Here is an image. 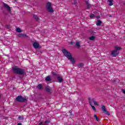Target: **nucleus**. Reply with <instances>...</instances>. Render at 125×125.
<instances>
[{"mask_svg":"<svg viewBox=\"0 0 125 125\" xmlns=\"http://www.w3.org/2000/svg\"><path fill=\"white\" fill-rule=\"evenodd\" d=\"M86 4L87 5V8H90V7H91V5L89 4L88 2H86Z\"/></svg>","mask_w":125,"mask_h":125,"instance_id":"obj_22","label":"nucleus"},{"mask_svg":"<svg viewBox=\"0 0 125 125\" xmlns=\"http://www.w3.org/2000/svg\"><path fill=\"white\" fill-rule=\"evenodd\" d=\"M53 75L54 76H56V77H58V76H57V74H56V73H53Z\"/></svg>","mask_w":125,"mask_h":125,"instance_id":"obj_29","label":"nucleus"},{"mask_svg":"<svg viewBox=\"0 0 125 125\" xmlns=\"http://www.w3.org/2000/svg\"><path fill=\"white\" fill-rule=\"evenodd\" d=\"M108 1L109 2L108 5H109V6H112V5H113V0H108Z\"/></svg>","mask_w":125,"mask_h":125,"instance_id":"obj_14","label":"nucleus"},{"mask_svg":"<svg viewBox=\"0 0 125 125\" xmlns=\"http://www.w3.org/2000/svg\"><path fill=\"white\" fill-rule=\"evenodd\" d=\"M101 24H102V21H101L99 20L97 21V23H96L97 26H100Z\"/></svg>","mask_w":125,"mask_h":125,"instance_id":"obj_15","label":"nucleus"},{"mask_svg":"<svg viewBox=\"0 0 125 125\" xmlns=\"http://www.w3.org/2000/svg\"><path fill=\"white\" fill-rule=\"evenodd\" d=\"M57 78L59 83H62L63 82V79L61 78L60 76H57Z\"/></svg>","mask_w":125,"mask_h":125,"instance_id":"obj_12","label":"nucleus"},{"mask_svg":"<svg viewBox=\"0 0 125 125\" xmlns=\"http://www.w3.org/2000/svg\"><path fill=\"white\" fill-rule=\"evenodd\" d=\"M68 60H70L72 64H74L75 61V60L73 58V57H72V56H71V58L70 59H68Z\"/></svg>","mask_w":125,"mask_h":125,"instance_id":"obj_13","label":"nucleus"},{"mask_svg":"<svg viewBox=\"0 0 125 125\" xmlns=\"http://www.w3.org/2000/svg\"><path fill=\"white\" fill-rule=\"evenodd\" d=\"M45 89L47 92L50 93L51 92V88L49 86H47L45 87Z\"/></svg>","mask_w":125,"mask_h":125,"instance_id":"obj_10","label":"nucleus"},{"mask_svg":"<svg viewBox=\"0 0 125 125\" xmlns=\"http://www.w3.org/2000/svg\"><path fill=\"white\" fill-rule=\"evenodd\" d=\"M102 110L103 112L104 113V114L110 116V113L109 112V111H107L106 108L105 107V105H102Z\"/></svg>","mask_w":125,"mask_h":125,"instance_id":"obj_7","label":"nucleus"},{"mask_svg":"<svg viewBox=\"0 0 125 125\" xmlns=\"http://www.w3.org/2000/svg\"><path fill=\"white\" fill-rule=\"evenodd\" d=\"M16 100L18 102H25V101H27V98L25 97H22V96H18L16 98Z\"/></svg>","mask_w":125,"mask_h":125,"instance_id":"obj_5","label":"nucleus"},{"mask_svg":"<svg viewBox=\"0 0 125 125\" xmlns=\"http://www.w3.org/2000/svg\"><path fill=\"white\" fill-rule=\"evenodd\" d=\"M39 125H42V122H41L39 124Z\"/></svg>","mask_w":125,"mask_h":125,"instance_id":"obj_31","label":"nucleus"},{"mask_svg":"<svg viewBox=\"0 0 125 125\" xmlns=\"http://www.w3.org/2000/svg\"><path fill=\"white\" fill-rule=\"evenodd\" d=\"M44 123H45V124H50V121H49V120H46V121H45Z\"/></svg>","mask_w":125,"mask_h":125,"instance_id":"obj_27","label":"nucleus"},{"mask_svg":"<svg viewBox=\"0 0 125 125\" xmlns=\"http://www.w3.org/2000/svg\"><path fill=\"white\" fill-rule=\"evenodd\" d=\"M33 47L34 48H39V46H40V44L37 42H35L33 44Z\"/></svg>","mask_w":125,"mask_h":125,"instance_id":"obj_9","label":"nucleus"},{"mask_svg":"<svg viewBox=\"0 0 125 125\" xmlns=\"http://www.w3.org/2000/svg\"><path fill=\"white\" fill-rule=\"evenodd\" d=\"M76 46H77V47H78V48H80V47H81V45L80 44V42H76Z\"/></svg>","mask_w":125,"mask_h":125,"instance_id":"obj_19","label":"nucleus"},{"mask_svg":"<svg viewBox=\"0 0 125 125\" xmlns=\"http://www.w3.org/2000/svg\"><path fill=\"white\" fill-rule=\"evenodd\" d=\"M4 7H5V8H6L8 11H9V12H10V11H11V8H10V7H9L8 5H7V4L4 3Z\"/></svg>","mask_w":125,"mask_h":125,"instance_id":"obj_8","label":"nucleus"},{"mask_svg":"<svg viewBox=\"0 0 125 125\" xmlns=\"http://www.w3.org/2000/svg\"><path fill=\"white\" fill-rule=\"evenodd\" d=\"M94 118H95L97 122H99V121H100V120H99V118H98V117H97V115L96 114H95L94 115Z\"/></svg>","mask_w":125,"mask_h":125,"instance_id":"obj_17","label":"nucleus"},{"mask_svg":"<svg viewBox=\"0 0 125 125\" xmlns=\"http://www.w3.org/2000/svg\"><path fill=\"white\" fill-rule=\"evenodd\" d=\"M50 80H51L50 77H49V76H47L45 78L46 82H49V81H50Z\"/></svg>","mask_w":125,"mask_h":125,"instance_id":"obj_20","label":"nucleus"},{"mask_svg":"<svg viewBox=\"0 0 125 125\" xmlns=\"http://www.w3.org/2000/svg\"><path fill=\"white\" fill-rule=\"evenodd\" d=\"M90 41H94L95 40V37L94 36H91L89 38Z\"/></svg>","mask_w":125,"mask_h":125,"instance_id":"obj_23","label":"nucleus"},{"mask_svg":"<svg viewBox=\"0 0 125 125\" xmlns=\"http://www.w3.org/2000/svg\"><path fill=\"white\" fill-rule=\"evenodd\" d=\"M122 92H123V93H124L125 94V89H123L122 90Z\"/></svg>","mask_w":125,"mask_h":125,"instance_id":"obj_30","label":"nucleus"},{"mask_svg":"<svg viewBox=\"0 0 125 125\" xmlns=\"http://www.w3.org/2000/svg\"><path fill=\"white\" fill-rule=\"evenodd\" d=\"M46 8L48 12H50L51 13L54 12V10H53L52 7H51V3H50V2H48L47 3Z\"/></svg>","mask_w":125,"mask_h":125,"instance_id":"obj_4","label":"nucleus"},{"mask_svg":"<svg viewBox=\"0 0 125 125\" xmlns=\"http://www.w3.org/2000/svg\"><path fill=\"white\" fill-rule=\"evenodd\" d=\"M88 99H89V103L90 105H91V103L93 102V103H94V105L98 106V103H97V102H96L95 101V99H90V98H89Z\"/></svg>","mask_w":125,"mask_h":125,"instance_id":"obj_6","label":"nucleus"},{"mask_svg":"<svg viewBox=\"0 0 125 125\" xmlns=\"http://www.w3.org/2000/svg\"><path fill=\"white\" fill-rule=\"evenodd\" d=\"M62 53H63V55L65 56L67 58V59H70L71 57L72 56V54L70 52L68 51V50L65 49H63L62 50Z\"/></svg>","mask_w":125,"mask_h":125,"instance_id":"obj_3","label":"nucleus"},{"mask_svg":"<svg viewBox=\"0 0 125 125\" xmlns=\"http://www.w3.org/2000/svg\"><path fill=\"white\" fill-rule=\"evenodd\" d=\"M78 68H82V67H83V63H79L78 65Z\"/></svg>","mask_w":125,"mask_h":125,"instance_id":"obj_24","label":"nucleus"},{"mask_svg":"<svg viewBox=\"0 0 125 125\" xmlns=\"http://www.w3.org/2000/svg\"><path fill=\"white\" fill-rule=\"evenodd\" d=\"M18 125H22V124H21V123H19V124H18Z\"/></svg>","mask_w":125,"mask_h":125,"instance_id":"obj_32","label":"nucleus"},{"mask_svg":"<svg viewBox=\"0 0 125 125\" xmlns=\"http://www.w3.org/2000/svg\"><path fill=\"white\" fill-rule=\"evenodd\" d=\"M92 108L93 109V110L94 111V112H96V108H95V106L92 105V104H90Z\"/></svg>","mask_w":125,"mask_h":125,"instance_id":"obj_21","label":"nucleus"},{"mask_svg":"<svg viewBox=\"0 0 125 125\" xmlns=\"http://www.w3.org/2000/svg\"><path fill=\"white\" fill-rule=\"evenodd\" d=\"M16 31L18 33H21V32H22V31L21 30V29L19 28H17L16 29Z\"/></svg>","mask_w":125,"mask_h":125,"instance_id":"obj_25","label":"nucleus"},{"mask_svg":"<svg viewBox=\"0 0 125 125\" xmlns=\"http://www.w3.org/2000/svg\"><path fill=\"white\" fill-rule=\"evenodd\" d=\"M37 88L38 89H42V84H39L37 86Z\"/></svg>","mask_w":125,"mask_h":125,"instance_id":"obj_16","label":"nucleus"},{"mask_svg":"<svg viewBox=\"0 0 125 125\" xmlns=\"http://www.w3.org/2000/svg\"><path fill=\"white\" fill-rule=\"evenodd\" d=\"M19 38H25V37H27V35L25 34H20L18 35Z\"/></svg>","mask_w":125,"mask_h":125,"instance_id":"obj_11","label":"nucleus"},{"mask_svg":"<svg viewBox=\"0 0 125 125\" xmlns=\"http://www.w3.org/2000/svg\"><path fill=\"white\" fill-rule=\"evenodd\" d=\"M95 17V15H94V14H92L90 15V18H91V19H92V18Z\"/></svg>","mask_w":125,"mask_h":125,"instance_id":"obj_26","label":"nucleus"},{"mask_svg":"<svg viewBox=\"0 0 125 125\" xmlns=\"http://www.w3.org/2000/svg\"><path fill=\"white\" fill-rule=\"evenodd\" d=\"M24 118L22 116L19 117V120H23Z\"/></svg>","mask_w":125,"mask_h":125,"instance_id":"obj_28","label":"nucleus"},{"mask_svg":"<svg viewBox=\"0 0 125 125\" xmlns=\"http://www.w3.org/2000/svg\"><path fill=\"white\" fill-rule=\"evenodd\" d=\"M33 18H34V19H35V20H37V21L40 19L39 18V17H38V16L36 15H33Z\"/></svg>","mask_w":125,"mask_h":125,"instance_id":"obj_18","label":"nucleus"},{"mask_svg":"<svg viewBox=\"0 0 125 125\" xmlns=\"http://www.w3.org/2000/svg\"><path fill=\"white\" fill-rule=\"evenodd\" d=\"M115 50H113L111 52V55L113 56V57H116L117 55H119V51L118 50H121L122 48L121 47H118L116 46L115 47Z\"/></svg>","mask_w":125,"mask_h":125,"instance_id":"obj_2","label":"nucleus"},{"mask_svg":"<svg viewBox=\"0 0 125 125\" xmlns=\"http://www.w3.org/2000/svg\"><path fill=\"white\" fill-rule=\"evenodd\" d=\"M12 70L13 72H14L15 74L20 75V76H22V75H24L25 74V69L19 68L18 66L13 67L12 68Z\"/></svg>","mask_w":125,"mask_h":125,"instance_id":"obj_1","label":"nucleus"},{"mask_svg":"<svg viewBox=\"0 0 125 125\" xmlns=\"http://www.w3.org/2000/svg\"><path fill=\"white\" fill-rule=\"evenodd\" d=\"M109 17H112V16L111 15H109Z\"/></svg>","mask_w":125,"mask_h":125,"instance_id":"obj_33","label":"nucleus"}]
</instances>
